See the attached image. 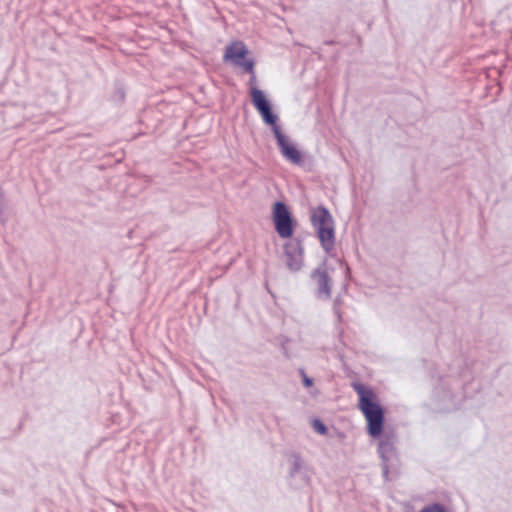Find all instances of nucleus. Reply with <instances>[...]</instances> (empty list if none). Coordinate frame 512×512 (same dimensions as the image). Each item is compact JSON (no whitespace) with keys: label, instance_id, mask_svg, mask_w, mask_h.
I'll return each mask as SVG.
<instances>
[{"label":"nucleus","instance_id":"20e7f679","mask_svg":"<svg viewBox=\"0 0 512 512\" xmlns=\"http://www.w3.org/2000/svg\"><path fill=\"white\" fill-rule=\"evenodd\" d=\"M272 220L274 229L281 238L292 239L297 222L285 202L276 201L273 204Z\"/></svg>","mask_w":512,"mask_h":512},{"label":"nucleus","instance_id":"0eeeda50","mask_svg":"<svg viewBox=\"0 0 512 512\" xmlns=\"http://www.w3.org/2000/svg\"><path fill=\"white\" fill-rule=\"evenodd\" d=\"M311 279L316 284L315 295L319 299L329 300L332 295V278L328 273L326 261H323L310 274Z\"/></svg>","mask_w":512,"mask_h":512},{"label":"nucleus","instance_id":"f3484780","mask_svg":"<svg viewBox=\"0 0 512 512\" xmlns=\"http://www.w3.org/2000/svg\"><path fill=\"white\" fill-rule=\"evenodd\" d=\"M382 473L383 476L387 479L389 474L388 462H382Z\"/></svg>","mask_w":512,"mask_h":512},{"label":"nucleus","instance_id":"423d86ee","mask_svg":"<svg viewBox=\"0 0 512 512\" xmlns=\"http://www.w3.org/2000/svg\"><path fill=\"white\" fill-rule=\"evenodd\" d=\"M249 50L241 41L231 43L225 50L224 61L230 60L235 66L241 67L245 72H253L254 59H248Z\"/></svg>","mask_w":512,"mask_h":512},{"label":"nucleus","instance_id":"9b49d317","mask_svg":"<svg viewBox=\"0 0 512 512\" xmlns=\"http://www.w3.org/2000/svg\"><path fill=\"white\" fill-rule=\"evenodd\" d=\"M420 512H447V509L443 504L436 502L425 506Z\"/></svg>","mask_w":512,"mask_h":512},{"label":"nucleus","instance_id":"6e6552de","mask_svg":"<svg viewBox=\"0 0 512 512\" xmlns=\"http://www.w3.org/2000/svg\"><path fill=\"white\" fill-rule=\"evenodd\" d=\"M291 467L288 472V482L293 489H299L309 484L310 477L304 468V462L298 453L290 457Z\"/></svg>","mask_w":512,"mask_h":512},{"label":"nucleus","instance_id":"f03ea898","mask_svg":"<svg viewBox=\"0 0 512 512\" xmlns=\"http://www.w3.org/2000/svg\"><path fill=\"white\" fill-rule=\"evenodd\" d=\"M351 387L358 395L357 407L362 412L366 420L367 434L379 439L383 436L386 420V409L379 401L375 391L358 381H353Z\"/></svg>","mask_w":512,"mask_h":512},{"label":"nucleus","instance_id":"f257e3e1","mask_svg":"<svg viewBox=\"0 0 512 512\" xmlns=\"http://www.w3.org/2000/svg\"><path fill=\"white\" fill-rule=\"evenodd\" d=\"M252 104L260 114L263 122L271 128L282 156L292 164L301 165L303 163L301 152L282 132L281 127L278 125L279 117L274 113L272 104L263 90L254 89L252 91Z\"/></svg>","mask_w":512,"mask_h":512},{"label":"nucleus","instance_id":"dca6fc26","mask_svg":"<svg viewBox=\"0 0 512 512\" xmlns=\"http://www.w3.org/2000/svg\"><path fill=\"white\" fill-rule=\"evenodd\" d=\"M114 97L119 101H123L125 99V91L123 88H117L114 93Z\"/></svg>","mask_w":512,"mask_h":512},{"label":"nucleus","instance_id":"a211bd4d","mask_svg":"<svg viewBox=\"0 0 512 512\" xmlns=\"http://www.w3.org/2000/svg\"><path fill=\"white\" fill-rule=\"evenodd\" d=\"M343 289L347 291V284L344 285Z\"/></svg>","mask_w":512,"mask_h":512},{"label":"nucleus","instance_id":"4468645a","mask_svg":"<svg viewBox=\"0 0 512 512\" xmlns=\"http://www.w3.org/2000/svg\"><path fill=\"white\" fill-rule=\"evenodd\" d=\"M250 74V79H249V86H250V89H249V94H250V98L252 99V91L254 89L256 90H260L257 86H256V75H255V67H253V72H248Z\"/></svg>","mask_w":512,"mask_h":512},{"label":"nucleus","instance_id":"ddd939ff","mask_svg":"<svg viewBox=\"0 0 512 512\" xmlns=\"http://www.w3.org/2000/svg\"><path fill=\"white\" fill-rule=\"evenodd\" d=\"M343 303L341 295H337L333 302V312L337 316V318L341 319V305Z\"/></svg>","mask_w":512,"mask_h":512},{"label":"nucleus","instance_id":"9d476101","mask_svg":"<svg viewBox=\"0 0 512 512\" xmlns=\"http://www.w3.org/2000/svg\"><path fill=\"white\" fill-rule=\"evenodd\" d=\"M312 427L314 431L320 435H326L328 433L326 424L318 418L312 420Z\"/></svg>","mask_w":512,"mask_h":512},{"label":"nucleus","instance_id":"39448f33","mask_svg":"<svg viewBox=\"0 0 512 512\" xmlns=\"http://www.w3.org/2000/svg\"><path fill=\"white\" fill-rule=\"evenodd\" d=\"M285 265L290 272H298L304 265L303 240L294 237L283 245Z\"/></svg>","mask_w":512,"mask_h":512},{"label":"nucleus","instance_id":"2eb2a0df","mask_svg":"<svg viewBox=\"0 0 512 512\" xmlns=\"http://www.w3.org/2000/svg\"><path fill=\"white\" fill-rule=\"evenodd\" d=\"M300 374L302 376L303 386L306 388L311 387L314 383L313 379L311 377L307 376V374L305 373V371L303 369H300Z\"/></svg>","mask_w":512,"mask_h":512},{"label":"nucleus","instance_id":"7ed1b4c3","mask_svg":"<svg viewBox=\"0 0 512 512\" xmlns=\"http://www.w3.org/2000/svg\"><path fill=\"white\" fill-rule=\"evenodd\" d=\"M310 221L322 249L326 254L332 255L336 236L335 221L331 212L324 205H319L311 211Z\"/></svg>","mask_w":512,"mask_h":512},{"label":"nucleus","instance_id":"1a4fd4ad","mask_svg":"<svg viewBox=\"0 0 512 512\" xmlns=\"http://www.w3.org/2000/svg\"><path fill=\"white\" fill-rule=\"evenodd\" d=\"M394 453L395 446L392 440L388 436H385L384 439L380 440L378 445V454L382 462H388Z\"/></svg>","mask_w":512,"mask_h":512},{"label":"nucleus","instance_id":"f8f14e48","mask_svg":"<svg viewBox=\"0 0 512 512\" xmlns=\"http://www.w3.org/2000/svg\"><path fill=\"white\" fill-rule=\"evenodd\" d=\"M5 209H6L5 196L2 191V188L0 187V224L1 225H5V223H6Z\"/></svg>","mask_w":512,"mask_h":512}]
</instances>
